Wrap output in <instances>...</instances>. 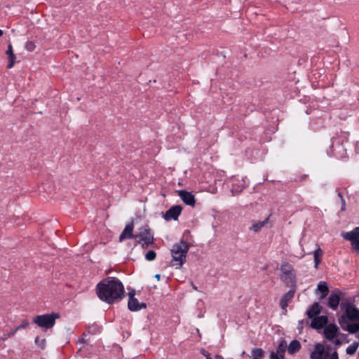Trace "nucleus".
Returning a JSON list of instances; mask_svg holds the SVG:
<instances>
[{"mask_svg":"<svg viewBox=\"0 0 359 359\" xmlns=\"http://www.w3.org/2000/svg\"><path fill=\"white\" fill-rule=\"evenodd\" d=\"M359 344L357 342H354L349 345L346 348V353L349 355H352L355 353L358 348Z\"/></svg>","mask_w":359,"mask_h":359,"instance_id":"5701e85b","label":"nucleus"},{"mask_svg":"<svg viewBox=\"0 0 359 359\" xmlns=\"http://www.w3.org/2000/svg\"><path fill=\"white\" fill-rule=\"evenodd\" d=\"M269 217H266L263 221H252V226L250 228L251 231L257 233L269 222Z\"/></svg>","mask_w":359,"mask_h":359,"instance_id":"a211bd4d","label":"nucleus"},{"mask_svg":"<svg viewBox=\"0 0 359 359\" xmlns=\"http://www.w3.org/2000/svg\"><path fill=\"white\" fill-rule=\"evenodd\" d=\"M182 208L180 205L171 207L165 214L164 219L167 221L170 219L176 220L181 214Z\"/></svg>","mask_w":359,"mask_h":359,"instance_id":"9d476101","label":"nucleus"},{"mask_svg":"<svg viewBox=\"0 0 359 359\" xmlns=\"http://www.w3.org/2000/svg\"><path fill=\"white\" fill-rule=\"evenodd\" d=\"M299 325H303V323H304V320H300V321H299Z\"/></svg>","mask_w":359,"mask_h":359,"instance_id":"58836bf2","label":"nucleus"},{"mask_svg":"<svg viewBox=\"0 0 359 359\" xmlns=\"http://www.w3.org/2000/svg\"><path fill=\"white\" fill-rule=\"evenodd\" d=\"M247 186L246 183L245 181H243V184H242V188L241 189H238L237 188L235 187V185L233 186V188L231 189V192L233 194H234V193H240L241 191V190L245 188V187Z\"/></svg>","mask_w":359,"mask_h":359,"instance_id":"473e14b6","label":"nucleus"},{"mask_svg":"<svg viewBox=\"0 0 359 359\" xmlns=\"http://www.w3.org/2000/svg\"><path fill=\"white\" fill-rule=\"evenodd\" d=\"M321 311V306L318 302L313 303L311 306L307 310L306 315L311 319L319 316Z\"/></svg>","mask_w":359,"mask_h":359,"instance_id":"4468645a","label":"nucleus"},{"mask_svg":"<svg viewBox=\"0 0 359 359\" xmlns=\"http://www.w3.org/2000/svg\"><path fill=\"white\" fill-rule=\"evenodd\" d=\"M342 237L351 243L353 248L359 252V227L342 233Z\"/></svg>","mask_w":359,"mask_h":359,"instance_id":"423d86ee","label":"nucleus"},{"mask_svg":"<svg viewBox=\"0 0 359 359\" xmlns=\"http://www.w3.org/2000/svg\"><path fill=\"white\" fill-rule=\"evenodd\" d=\"M294 290H290L285 294H284L280 302V306L283 309H286V307L288 306V302L294 297Z\"/></svg>","mask_w":359,"mask_h":359,"instance_id":"6ab92c4d","label":"nucleus"},{"mask_svg":"<svg viewBox=\"0 0 359 359\" xmlns=\"http://www.w3.org/2000/svg\"><path fill=\"white\" fill-rule=\"evenodd\" d=\"M192 287L195 290H197V287L195 285H192Z\"/></svg>","mask_w":359,"mask_h":359,"instance_id":"ea45409f","label":"nucleus"},{"mask_svg":"<svg viewBox=\"0 0 359 359\" xmlns=\"http://www.w3.org/2000/svg\"><path fill=\"white\" fill-rule=\"evenodd\" d=\"M6 54L8 56V60H9V62L7 65V68L11 69L14 66V65L16 62V57L13 53V46H12L11 43L8 44Z\"/></svg>","mask_w":359,"mask_h":359,"instance_id":"f3484780","label":"nucleus"},{"mask_svg":"<svg viewBox=\"0 0 359 359\" xmlns=\"http://www.w3.org/2000/svg\"><path fill=\"white\" fill-rule=\"evenodd\" d=\"M35 344L41 348H44L46 346V339H40L39 337H36L35 339Z\"/></svg>","mask_w":359,"mask_h":359,"instance_id":"cd10ccee","label":"nucleus"},{"mask_svg":"<svg viewBox=\"0 0 359 359\" xmlns=\"http://www.w3.org/2000/svg\"><path fill=\"white\" fill-rule=\"evenodd\" d=\"M135 239L137 243L141 244L142 248H147L154 241L153 234L147 226H142L138 229V232L135 234Z\"/></svg>","mask_w":359,"mask_h":359,"instance_id":"7ed1b4c3","label":"nucleus"},{"mask_svg":"<svg viewBox=\"0 0 359 359\" xmlns=\"http://www.w3.org/2000/svg\"><path fill=\"white\" fill-rule=\"evenodd\" d=\"M339 196L340 197V199H341V210L342 211L345 210L346 209V202H345V200L344 199V198L342 197L341 194H339Z\"/></svg>","mask_w":359,"mask_h":359,"instance_id":"72a5a7b5","label":"nucleus"},{"mask_svg":"<svg viewBox=\"0 0 359 359\" xmlns=\"http://www.w3.org/2000/svg\"><path fill=\"white\" fill-rule=\"evenodd\" d=\"M318 290L323 293L320 298L323 299L327 295L328 287L325 282H320L318 285Z\"/></svg>","mask_w":359,"mask_h":359,"instance_id":"4be33fe9","label":"nucleus"},{"mask_svg":"<svg viewBox=\"0 0 359 359\" xmlns=\"http://www.w3.org/2000/svg\"><path fill=\"white\" fill-rule=\"evenodd\" d=\"M301 348V344L298 340H292L287 346V351L290 354L298 352Z\"/></svg>","mask_w":359,"mask_h":359,"instance_id":"aec40b11","label":"nucleus"},{"mask_svg":"<svg viewBox=\"0 0 359 359\" xmlns=\"http://www.w3.org/2000/svg\"><path fill=\"white\" fill-rule=\"evenodd\" d=\"M135 292L134 290L129 291L128 296L129 299L128 302V307L131 311H137L142 309L146 308V304L140 303L138 300L135 297Z\"/></svg>","mask_w":359,"mask_h":359,"instance_id":"0eeeda50","label":"nucleus"},{"mask_svg":"<svg viewBox=\"0 0 359 359\" xmlns=\"http://www.w3.org/2000/svg\"><path fill=\"white\" fill-rule=\"evenodd\" d=\"M331 359H338V355L337 352H334L332 353Z\"/></svg>","mask_w":359,"mask_h":359,"instance_id":"c9c22d12","label":"nucleus"},{"mask_svg":"<svg viewBox=\"0 0 359 359\" xmlns=\"http://www.w3.org/2000/svg\"><path fill=\"white\" fill-rule=\"evenodd\" d=\"M326 355L324 347L322 344H318L314 346L313 351L311 353V359H324Z\"/></svg>","mask_w":359,"mask_h":359,"instance_id":"ddd939ff","label":"nucleus"},{"mask_svg":"<svg viewBox=\"0 0 359 359\" xmlns=\"http://www.w3.org/2000/svg\"><path fill=\"white\" fill-rule=\"evenodd\" d=\"M323 255V251L320 248H318L313 252L314 262H315V267L317 268L318 264L320 262V257Z\"/></svg>","mask_w":359,"mask_h":359,"instance_id":"412c9836","label":"nucleus"},{"mask_svg":"<svg viewBox=\"0 0 359 359\" xmlns=\"http://www.w3.org/2000/svg\"><path fill=\"white\" fill-rule=\"evenodd\" d=\"M201 353L205 357V358H210V354L208 353V352H207L206 351H205L204 349H202L201 351Z\"/></svg>","mask_w":359,"mask_h":359,"instance_id":"f704fd0d","label":"nucleus"},{"mask_svg":"<svg viewBox=\"0 0 359 359\" xmlns=\"http://www.w3.org/2000/svg\"><path fill=\"white\" fill-rule=\"evenodd\" d=\"M340 302V293L334 292L328 297V306L333 310H336Z\"/></svg>","mask_w":359,"mask_h":359,"instance_id":"2eb2a0df","label":"nucleus"},{"mask_svg":"<svg viewBox=\"0 0 359 359\" xmlns=\"http://www.w3.org/2000/svg\"><path fill=\"white\" fill-rule=\"evenodd\" d=\"M155 278L157 279V280H159L160 278H161V275L160 274H156L155 275Z\"/></svg>","mask_w":359,"mask_h":359,"instance_id":"e433bc0d","label":"nucleus"},{"mask_svg":"<svg viewBox=\"0 0 359 359\" xmlns=\"http://www.w3.org/2000/svg\"><path fill=\"white\" fill-rule=\"evenodd\" d=\"M98 297L108 304H113L124 297V286L117 278H107L96 286Z\"/></svg>","mask_w":359,"mask_h":359,"instance_id":"f257e3e1","label":"nucleus"},{"mask_svg":"<svg viewBox=\"0 0 359 359\" xmlns=\"http://www.w3.org/2000/svg\"><path fill=\"white\" fill-rule=\"evenodd\" d=\"M335 344H339V340H336Z\"/></svg>","mask_w":359,"mask_h":359,"instance_id":"79ce46f5","label":"nucleus"},{"mask_svg":"<svg viewBox=\"0 0 359 359\" xmlns=\"http://www.w3.org/2000/svg\"><path fill=\"white\" fill-rule=\"evenodd\" d=\"M59 318L60 315L57 313L39 315L34 318L33 322L39 327L50 329L55 325L56 319Z\"/></svg>","mask_w":359,"mask_h":359,"instance_id":"20e7f679","label":"nucleus"},{"mask_svg":"<svg viewBox=\"0 0 359 359\" xmlns=\"http://www.w3.org/2000/svg\"><path fill=\"white\" fill-rule=\"evenodd\" d=\"M215 358H218V359H222V356H220V355H215Z\"/></svg>","mask_w":359,"mask_h":359,"instance_id":"4c0bfd02","label":"nucleus"},{"mask_svg":"<svg viewBox=\"0 0 359 359\" xmlns=\"http://www.w3.org/2000/svg\"><path fill=\"white\" fill-rule=\"evenodd\" d=\"M177 194L184 203L192 207L195 205L196 200L192 193L185 190H180L177 191Z\"/></svg>","mask_w":359,"mask_h":359,"instance_id":"1a4fd4ad","label":"nucleus"},{"mask_svg":"<svg viewBox=\"0 0 359 359\" xmlns=\"http://www.w3.org/2000/svg\"><path fill=\"white\" fill-rule=\"evenodd\" d=\"M16 330L13 329L9 333L4 334L1 339L5 341L8 338H11L16 334Z\"/></svg>","mask_w":359,"mask_h":359,"instance_id":"c756f323","label":"nucleus"},{"mask_svg":"<svg viewBox=\"0 0 359 359\" xmlns=\"http://www.w3.org/2000/svg\"><path fill=\"white\" fill-rule=\"evenodd\" d=\"M29 323L27 320H22V323L20 325H18V327H16L15 328V330H16V332H18V330H20L22 329L27 327L29 325Z\"/></svg>","mask_w":359,"mask_h":359,"instance_id":"2f4dec72","label":"nucleus"},{"mask_svg":"<svg viewBox=\"0 0 359 359\" xmlns=\"http://www.w3.org/2000/svg\"><path fill=\"white\" fill-rule=\"evenodd\" d=\"M252 355L254 359L259 358L264 355V351L262 348H255L252 351Z\"/></svg>","mask_w":359,"mask_h":359,"instance_id":"393cba45","label":"nucleus"},{"mask_svg":"<svg viewBox=\"0 0 359 359\" xmlns=\"http://www.w3.org/2000/svg\"><path fill=\"white\" fill-rule=\"evenodd\" d=\"M3 35V31L0 29V36Z\"/></svg>","mask_w":359,"mask_h":359,"instance_id":"a19ab883","label":"nucleus"},{"mask_svg":"<svg viewBox=\"0 0 359 359\" xmlns=\"http://www.w3.org/2000/svg\"><path fill=\"white\" fill-rule=\"evenodd\" d=\"M205 359H212V358H205Z\"/></svg>","mask_w":359,"mask_h":359,"instance_id":"37998d69","label":"nucleus"},{"mask_svg":"<svg viewBox=\"0 0 359 359\" xmlns=\"http://www.w3.org/2000/svg\"><path fill=\"white\" fill-rule=\"evenodd\" d=\"M189 245L183 241L174 244L171 249L172 259L170 266L175 269H180L186 262V257Z\"/></svg>","mask_w":359,"mask_h":359,"instance_id":"f03ea898","label":"nucleus"},{"mask_svg":"<svg viewBox=\"0 0 359 359\" xmlns=\"http://www.w3.org/2000/svg\"><path fill=\"white\" fill-rule=\"evenodd\" d=\"M346 317L351 320H359V309L353 306H348L346 309Z\"/></svg>","mask_w":359,"mask_h":359,"instance_id":"dca6fc26","label":"nucleus"},{"mask_svg":"<svg viewBox=\"0 0 359 359\" xmlns=\"http://www.w3.org/2000/svg\"><path fill=\"white\" fill-rule=\"evenodd\" d=\"M346 330L350 333H355L359 331V323H350L348 325Z\"/></svg>","mask_w":359,"mask_h":359,"instance_id":"b1692460","label":"nucleus"},{"mask_svg":"<svg viewBox=\"0 0 359 359\" xmlns=\"http://www.w3.org/2000/svg\"><path fill=\"white\" fill-rule=\"evenodd\" d=\"M327 317L325 316H320L312 319L311 327L316 330L323 328L327 323Z\"/></svg>","mask_w":359,"mask_h":359,"instance_id":"f8f14e48","label":"nucleus"},{"mask_svg":"<svg viewBox=\"0 0 359 359\" xmlns=\"http://www.w3.org/2000/svg\"><path fill=\"white\" fill-rule=\"evenodd\" d=\"M287 348V343L285 340H283L279 344V346L276 350V351H278V353L283 355Z\"/></svg>","mask_w":359,"mask_h":359,"instance_id":"bb28decb","label":"nucleus"},{"mask_svg":"<svg viewBox=\"0 0 359 359\" xmlns=\"http://www.w3.org/2000/svg\"><path fill=\"white\" fill-rule=\"evenodd\" d=\"M156 257V253L154 250H149L145 254V259L147 261H153Z\"/></svg>","mask_w":359,"mask_h":359,"instance_id":"a878e982","label":"nucleus"},{"mask_svg":"<svg viewBox=\"0 0 359 359\" xmlns=\"http://www.w3.org/2000/svg\"><path fill=\"white\" fill-rule=\"evenodd\" d=\"M134 229V222L132 220L129 224H128L121 234L119 236V241L122 242L126 239L134 238L135 239V234L133 233Z\"/></svg>","mask_w":359,"mask_h":359,"instance_id":"6e6552de","label":"nucleus"},{"mask_svg":"<svg viewBox=\"0 0 359 359\" xmlns=\"http://www.w3.org/2000/svg\"><path fill=\"white\" fill-rule=\"evenodd\" d=\"M323 332L328 341H332L337 335L338 327L334 324H329L325 327Z\"/></svg>","mask_w":359,"mask_h":359,"instance_id":"9b49d317","label":"nucleus"},{"mask_svg":"<svg viewBox=\"0 0 359 359\" xmlns=\"http://www.w3.org/2000/svg\"><path fill=\"white\" fill-rule=\"evenodd\" d=\"M25 48L27 51L32 52L36 48V45L33 41H27L25 44Z\"/></svg>","mask_w":359,"mask_h":359,"instance_id":"c85d7f7f","label":"nucleus"},{"mask_svg":"<svg viewBox=\"0 0 359 359\" xmlns=\"http://www.w3.org/2000/svg\"><path fill=\"white\" fill-rule=\"evenodd\" d=\"M280 270L281 271V279L287 285L294 286L296 283V274L293 266L287 262L281 264Z\"/></svg>","mask_w":359,"mask_h":359,"instance_id":"39448f33","label":"nucleus"},{"mask_svg":"<svg viewBox=\"0 0 359 359\" xmlns=\"http://www.w3.org/2000/svg\"><path fill=\"white\" fill-rule=\"evenodd\" d=\"M271 359H283V355L278 351L271 352L270 355Z\"/></svg>","mask_w":359,"mask_h":359,"instance_id":"7c9ffc66","label":"nucleus"}]
</instances>
